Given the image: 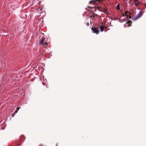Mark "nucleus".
Masks as SVG:
<instances>
[{
  "label": "nucleus",
  "mask_w": 146,
  "mask_h": 146,
  "mask_svg": "<svg viewBox=\"0 0 146 146\" xmlns=\"http://www.w3.org/2000/svg\"><path fill=\"white\" fill-rule=\"evenodd\" d=\"M98 1L99 2H100V0H92L90 1V4H94L96 3V1Z\"/></svg>",
  "instance_id": "obj_3"
},
{
  "label": "nucleus",
  "mask_w": 146,
  "mask_h": 146,
  "mask_svg": "<svg viewBox=\"0 0 146 146\" xmlns=\"http://www.w3.org/2000/svg\"><path fill=\"white\" fill-rule=\"evenodd\" d=\"M45 38L44 37H43L42 38L41 40L40 41V44H43L44 41L45 40Z\"/></svg>",
  "instance_id": "obj_5"
},
{
  "label": "nucleus",
  "mask_w": 146,
  "mask_h": 146,
  "mask_svg": "<svg viewBox=\"0 0 146 146\" xmlns=\"http://www.w3.org/2000/svg\"><path fill=\"white\" fill-rule=\"evenodd\" d=\"M129 17L130 18V19H131V16H129Z\"/></svg>",
  "instance_id": "obj_19"
},
{
  "label": "nucleus",
  "mask_w": 146,
  "mask_h": 146,
  "mask_svg": "<svg viewBox=\"0 0 146 146\" xmlns=\"http://www.w3.org/2000/svg\"><path fill=\"white\" fill-rule=\"evenodd\" d=\"M42 44L44 46L45 45H48V44L46 42H45L44 43H43V44Z\"/></svg>",
  "instance_id": "obj_10"
},
{
  "label": "nucleus",
  "mask_w": 146,
  "mask_h": 146,
  "mask_svg": "<svg viewBox=\"0 0 146 146\" xmlns=\"http://www.w3.org/2000/svg\"><path fill=\"white\" fill-rule=\"evenodd\" d=\"M18 110H16L14 112V113L15 114L18 112Z\"/></svg>",
  "instance_id": "obj_13"
},
{
  "label": "nucleus",
  "mask_w": 146,
  "mask_h": 146,
  "mask_svg": "<svg viewBox=\"0 0 146 146\" xmlns=\"http://www.w3.org/2000/svg\"><path fill=\"white\" fill-rule=\"evenodd\" d=\"M140 3V2H138L137 3H135V5L136 6H137Z\"/></svg>",
  "instance_id": "obj_12"
},
{
  "label": "nucleus",
  "mask_w": 146,
  "mask_h": 146,
  "mask_svg": "<svg viewBox=\"0 0 146 146\" xmlns=\"http://www.w3.org/2000/svg\"><path fill=\"white\" fill-rule=\"evenodd\" d=\"M97 9H98L99 11L102 12V7L101 6L100 7H98L97 8Z\"/></svg>",
  "instance_id": "obj_8"
},
{
  "label": "nucleus",
  "mask_w": 146,
  "mask_h": 146,
  "mask_svg": "<svg viewBox=\"0 0 146 146\" xmlns=\"http://www.w3.org/2000/svg\"><path fill=\"white\" fill-rule=\"evenodd\" d=\"M116 9H117L119 10H120V6L119 4H118V5H117L116 7Z\"/></svg>",
  "instance_id": "obj_9"
},
{
  "label": "nucleus",
  "mask_w": 146,
  "mask_h": 146,
  "mask_svg": "<svg viewBox=\"0 0 146 146\" xmlns=\"http://www.w3.org/2000/svg\"><path fill=\"white\" fill-rule=\"evenodd\" d=\"M137 0H134V2H137Z\"/></svg>",
  "instance_id": "obj_17"
},
{
  "label": "nucleus",
  "mask_w": 146,
  "mask_h": 146,
  "mask_svg": "<svg viewBox=\"0 0 146 146\" xmlns=\"http://www.w3.org/2000/svg\"><path fill=\"white\" fill-rule=\"evenodd\" d=\"M100 29L101 32H102L104 31L105 27L104 26H100Z\"/></svg>",
  "instance_id": "obj_7"
},
{
  "label": "nucleus",
  "mask_w": 146,
  "mask_h": 146,
  "mask_svg": "<svg viewBox=\"0 0 146 146\" xmlns=\"http://www.w3.org/2000/svg\"><path fill=\"white\" fill-rule=\"evenodd\" d=\"M131 20H129L126 22V24H128V26L129 27L131 26V25H130V24H131Z\"/></svg>",
  "instance_id": "obj_6"
},
{
  "label": "nucleus",
  "mask_w": 146,
  "mask_h": 146,
  "mask_svg": "<svg viewBox=\"0 0 146 146\" xmlns=\"http://www.w3.org/2000/svg\"><path fill=\"white\" fill-rule=\"evenodd\" d=\"M89 23H86V25L88 26H89Z\"/></svg>",
  "instance_id": "obj_14"
},
{
  "label": "nucleus",
  "mask_w": 146,
  "mask_h": 146,
  "mask_svg": "<svg viewBox=\"0 0 146 146\" xmlns=\"http://www.w3.org/2000/svg\"><path fill=\"white\" fill-rule=\"evenodd\" d=\"M56 146H57V145H56Z\"/></svg>",
  "instance_id": "obj_20"
},
{
  "label": "nucleus",
  "mask_w": 146,
  "mask_h": 146,
  "mask_svg": "<svg viewBox=\"0 0 146 146\" xmlns=\"http://www.w3.org/2000/svg\"><path fill=\"white\" fill-rule=\"evenodd\" d=\"M92 30L94 33L98 34L99 33V30L98 28H96L95 27H93L92 28Z\"/></svg>",
  "instance_id": "obj_2"
},
{
  "label": "nucleus",
  "mask_w": 146,
  "mask_h": 146,
  "mask_svg": "<svg viewBox=\"0 0 146 146\" xmlns=\"http://www.w3.org/2000/svg\"><path fill=\"white\" fill-rule=\"evenodd\" d=\"M125 16V15L124 13L123 14V16L124 17Z\"/></svg>",
  "instance_id": "obj_18"
},
{
  "label": "nucleus",
  "mask_w": 146,
  "mask_h": 146,
  "mask_svg": "<svg viewBox=\"0 0 146 146\" xmlns=\"http://www.w3.org/2000/svg\"><path fill=\"white\" fill-rule=\"evenodd\" d=\"M142 11H140L139 13H138L137 16L134 18L133 19V20L135 21L136 20L138 19L140 17H141L142 15Z\"/></svg>",
  "instance_id": "obj_1"
},
{
  "label": "nucleus",
  "mask_w": 146,
  "mask_h": 146,
  "mask_svg": "<svg viewBox=\"0 0 146 146\" xmlns=\"http://www.w3.org/2000/svg\"><path fill=\"white\" fill-rule=\"evenodd\" d=\"M102 12L104 13H106L107 12V9L106 7L103 8L102 7Z\"/></svg>",
  "instance_id": "obj_4"
},
{
  "label": "nucleus",
  "mask_w": 146,
  "mask_h": 146,
  "mask_svg": "<svg viewBox=\"0 0 146 146\" xmlns=\"http://www.w3.org/2000/svg\"><path fill=\"white\" fill-rule=\"evenodd\" d=\"M20 108H21V107L17 108V110H18V111Z\"/></svg>",
  "instance_id": "obj_16"
},
{
  "label": "nucleus",
  "mask_w": 146,
  "mask_h": 146,
  "mask_svg": "<svg viewBox=\"0 0 146 146\" xmlns=\"http://www.w3.org/2000/svg\"><path fill=\"white\" fill-rule=\"evenodd\" d=\"M128 13V11H125V16H128V15L127 14V13Z\"/></svg>",
  "instance_id": "obj_11"
},
{
  "label": "nucleus",
  "mask_w": 146,
  "mask_h": 146,
  "mask_svg": "<svg viewBox=\"0 0 146 146\" xmlns=\"http://www.w3.org/2000/svg\"><path fill=\"white\" fill-rule=\"evenodd\" d=\"M15 113H13L12 114V115L13 117H14V116L15 115Z\"/></svg>",
  "instance_id": "obj_15"
}]
</instances>
